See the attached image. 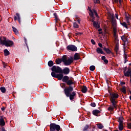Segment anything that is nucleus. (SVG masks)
<instances>
[{
	"label": "nucleus",
	"mask_w": 131,
	"mask_h": 131,
	"mask_svg": "<svg viewBox=\"0 0 131 131\" xmlns=\"http://www.w3.org/2000/svg\"><path fill=\"white\" fill-rule=\"evenodd\" d=\"M75 18L76 19V20H77V19H79V18L78 17V15H75Z\"/></svg>",
	"instance_id": "62"
},
{
	"label": "nucleus",
	"mask_w": 131,
	"mask_h": 131,
	"mask_svg": "<svg viewBox=\"0 0 131 131\" xmlns=\"http://www.w3.org/2000/svg\"><path fill=\"white\" fill-rule=\"evenodd\" d=\"M2 111L5 112V110H6V107H3L1 108Z\"/></svg>",
	"instance_id": "56"
},
{
	"label": "nucleus",
	"mask_w": 131,
	"mask_h": 131,
	"mask_svg": "<svg viewBox=\"0 0 131 131\" xmlns=\"http://www.w3.org/2000/svg\"><path fill=\"white\" fill-rule=\"evenodd\" d=\"M89 15L91 18H94L95 17V15H94V12L93 11L92 12H90L89 13Z\"/></svg>",
	"instance_id": "46"
},
{
	"label": "nucleus",
	"mask_w": 131,
	"mask_h": 131,
	"mask_svg": "<svg viewBox=\"0 0 131 131\" xmlns=\"http://www.w3.org/2000/svg\"><path fill=\"white\" fill-rule=\"evenodd\" d=\"M114 31V37L115 38V40L116 41V42H118V36L117 35V34H116V29H114V30H113Z\"/></svg>",
	"instance_id": "13"
},
{
	"label": "nucleus",
	"mask_w": 131,
	"mask_h": 131,
	"mask_svg": "<svg viewBox=\"0 0 131 131\" xmlns=\"http://www.w3.org/2000/svg\"><path fill=\"white\" fill-rule=\"evenodd\" d=\"M98 46L99 47H100V48H103V45L101 43H99Z\"/></svg>",
	"instance_id": "52"
},
{
	"label": "nucleus",
	"mask_w": 131,
	"mask_h": 131,
	"mask_svg": "<svg viewBox=\"0 0 131 131\" xmlns=\"http://www.w3.org/2000/svg\"><path fill=\"white\" fill-rule=\"evenodd\" d=\"M93 12L96 16V17H97V18L99 17V15H98V13H97V10H95L94 9L93 10Z\"/></svg>",
	"instance_id": "44"
},
{
	"label": "nucleus",
	"mask_w": 131,
	"mask_h": 131,
	"mask_svg": "<svg viewBox=\"0 0 131 131\" xmlns=\"http://www.w3.org/2000/svg\"><path fill=\"white\" fill-rule=\"evenodd\" d=\"M91 42H92V45H96V42L95 41V40L94 39H91Z\"/></svg>",
	"instance_id": "50"
},
{
	"label": "nucleus",
	"mask_w": 131,
	"mask_h": 131,
	"mask_svg": "<svg viewBox=\"0 0 131 131\" xmlns=\"http://www.w3.org/2000/svg\"><path fill=\"white\" fill-rule=\"evenodd\" d=\"M97 126L99 129H102L104 128V126L101 123L97 124Z\"/></svg>",
	"instance_id": "28"
},
{
	"label": "nucleus",
	"mask_w": 131,
	"mask_h": 131,
	"mask_svg": "<svg viewBox=\"0 0 131 131\" xmlns=\"http://www.w3.org/2000/svg\"><path fill=\"white\" fill-rule=\"evenodd\" d=\"M117 103H118V102H112V104L113 105V107H114V109L115 108V109H116V110H117Z\"/></svg>",
	"instance_id": "29"
},
{
	"label": "nucleus",
	"mask_w": 131,
	"mask_h": 131,
	"mask_svg": "<svg viewBox=\"0 0 131 131\" xmlns=\"http://www.w3.org/2000/svg\"><path fill=\"white\" fill-rule=\"evenodd\" d=\"M89 127H90V126L89 125H86L84 127L83 131L88 130V129H89Z\"/></svg>",
	"instance_id": "42"
},
{
	"label": "nucleus",
	"mask_w": 131,
	"mask_h": 131,
	"mask_svg": "<svg viewBox=\"0 0 131 131\" xmlns=\"http://www.w3.org/2000/svg\"><path fill=\"white\" fill-rule=\"evenodd\" d=\"M121 84L122 85H123V84H125V82H121Z\"/></svg>",
	"instance_id": "61"
},
{
	"label": "nucleus",
	"mask_w": 131,
	"mask_h": 131,
	"mask_svg": "<svg viewBox=\"0 0 131 131\" xmlns=\"http://www.w3.org/2000/svg\"><path fill=\"white\" fill-rule=\"evenodd\" d=\"M73 62V57H70V59H67L65 62L64 63V65L65 66H69V65H71Z\"/></svg>",
	"instance_id": "8"
},
{
	"label": "nucleus",
	"mask_w": 131,
	"mask_h": 131,
	"mask_svg": "<svg viewBox=\"0 0 131 131\" xmlns=\"http://www.w3.org/2000/svg\"><path fill=\"white\" fill-rule=\"evenodd\" d=\"M114 51L116 55H118V52H119V43L118 42H116V45L114 48Z\"/></svg>",
	"instance_id": "12"
},
{
	"label": "nucleus",
	"mask_w": 131,
	"mask_h": 131,
	"mask_svg": "<svg viewBox=\"0 0 131 131\" xmlns=\"http://www.w3.org/2000/svg\"><path fill=\"white\" fill-rule=\"evenodd\" d=\"M4 56L7 57V56H9L10 55V52L9 51V50H8V49H5L4 50Z\"/></svg>",
	"instance_id": "23"
},
{
	"label": "nucleus",
	"mask_w": 131,
	"mask_h": 131,
	"mask_svg": "<svg viewBox=\"0 0 131 131\" xmlns=\"http://www.w3.org/2000/svg\"><path fill=\"white\" fill-rule=\"evenodd\" d=\"M53 15L54 16V18L56 20V21L57 22V21H58V20H59V18H58V15H57V13H54L53 14Z\"/></svg>",
	"instance_id": "40"
},
{
	"label": "nucleus",
	"mask_w": 131,
	"mask_h": 131,
	"mask_svg": "<svg viewBox=\"0 0 131 131\" xmlns=\"http://www.w3.org/2000/svg\"><path fill=\"white\" fill-rule=\"evenodd\" d=\"M6 125V122L4 118H0V126L1 127H4Z\"/></svg>",
	"instance_id": "15"
},
{
	"label": "nucleus",
	"mask_w": 131,
	"mask_h": 131,
	"mask_svg": "<svg viewBox=\"0 0 131 131\" xmlns=\"http://www.w3.org/2000/svg\"><path fill=\"white\" fill-rule=\"evenodd\" d=\"M107 110H108V111H114V107H113V106H110V107H108Z\"/></svg>",
	"instance_id": "43"
},
{
	"label": "nucleus",
	"mask_w": 131,
	"mask_h": 131,
	"mask_svg": "<svg viewBox=\"0 0 131 131\" xmlns=\"http://www.w3.org/2000/svg\"><path fill=\"white\" fill-rule=\"evenodd\" d=\"M51 70L52 72H54V73H61L62 72V68L56 66H53L51 68Z\"/></svg>",
	"instance_id": "5"
},
{
	"label": "nucleus",
	"mask_w": 131,
	"mask_h": 131,
	"mask_svg": "<svg viewBox=\"0 0 131 131\" xmlns=\"http://www.w3.org/2000/svg\"><path fill=\"white\" fill-rule=\"evenodd\" d=\"M80 59V57H79V54L78 53H75L74 56V60H79Z\"/></svg>",
	"instance_id": "22"
},
{
	"label": "nucleus",
	"mask_w": 131,
	"mask_h": 131,
	"mask_svg": "<svg viewBox=\"0 0 131 131\" xmlns=\"http://www.w3.org/2000/svg\"><path fill=\"white\" fill-rule=\"evenodd\" d=\"M110 99L111 103L118 102L116 100V99H118V98H119V95L118 94L115 93L110 92Z\"/></svg>",
	"instance_id": "2"
},
{
	"label": "nucleus",
	"mask_w": 131,
	"mask_h": 131,
	"mask_svg": "<svg viewBox=\"0 0 131 131\" xmlns=\"http://www.w3.org/2000/svg\"><path fill=\"white\" fill-rule=\"evenodd\" d=\"M95 69H96V67H95V66H91L90 67V70L91 71H94L95 70Z\"/></svg>",
	"instance_id": "41"
},
{
	"label": "nucleus",
	"mask_w": 131,
	"mask_h": 131,
	"mask_svg": "<svg viewBox=\"0 0 131 131\" xmlns=\"http://www.w3.org/2000/svg\"><path fill=\"white\" fill-rule=\"evenodd\" d=\"M0 90L3 94H5L6 93V88L5 87H1Z\"/></svg>",
	"instance_id": "38"
},
{
	"label": "nucleus",
	"mask_w": 131,
	"mask_h": 131,
	"mask_svg": "<svg viewBox=\"0 0 131 131\" xmlns=\"http://www.w3.org/2000/svg\"><path fill=\"white\" fill-rule=\"evenodd\" d=\"M115 16H116V19H117V20H118V14H116Z\"/></svg>",
	"instance_id": "58"
},
{
	"label": "nucleus",
	"mask_w": 131,
	"mask_h": 131,
	"mask_svg": "<svg viewBox=\"0 0 131 131\" xmlns=\"http://www.w3.org/2000/svg\"><path fill=\"white\" fill-rule=\"evenodd\" d=\"M81 92L82 93H83V94H85V93L88 92V88H86V86L85 85L83 86L81 89Z\"/></svg>",
	"instance_id": "20"
},
{
	"label": "nucleus",
	"mask_w": 131,
	"mask_h": 131,
	"mask_svg": "<svg viewBox=\"0 0 131 131\" xmlns=\"http://www.w3.org/2000/svg\"><path fill=\"white\" fill-rule=\"evenodd\" d=\"M4 40L3 41L1 38H0V45H3V46H6V37H4Z\"/></svg>",
	"instance_id": "21"
},
{
	"label": "nucleus",
	"mask_w": 131,
	"mask_h": 131,
	"mask_svg": "<svg viewBox=\"0 0 131 131\" xmlns=\"http://www.w3.org/2000/svg\"><path fill=\"white\" fill-rule=\"evenodd\" d=\"M5 42V47H12L14 45V42L9 39L6 40Z\"/></svg>",
	"instance_id": "10"
},
{
	"label": "nucleus",
	"mask_w": 131,
	"mask_h": 131,
	"mask_svg": "<svg viewBox=\"0 0 131 131\" xmlns=\"http://www.w3.org/2000/svg\"><path fill=\"white\" fill-rule=\"evenodd\" d=\"M62 82H65L67 85H69V86L66 87L64 89V94L66 97H68L69 95L72 94L74 88H75L74 82H73V78L70 79L68 76L66 75L63 77ZM72 84H74V85L72 86Z\"/></svg>",
	"instance_id": "1"
},
{
	"label": "nucleus",
	"mask_w": 131,
	"mask_h": 131,
	"mask_svg": "<svg viewBox=\"0 0 131 131\" xmlns=\"http://www.w3.org/2000/svg\"><path fill=\"white\" fill-rule=\"evenodd\" d=\"M75 34H76V36H77V35H82V34H83V33H81V32H78V33H76Z\"/></svg>",
	"instance_id": "49"
},
{
	"label": "nucleus",
	"mask_w": 131,
	"mask_h": 131,
	"mask_svg": "<svg viewBox=\"0 0 131 131\" xmlns=\"http://www.w3.org/2000/svg\"><path fill=\"white\" fill-rule=\"evenodd\" d=\"M126 68H127V67H125L124 68V69L123 73H124V76H125V73H126Z\"/></svg>",
	"instance_id": "48"
},
{
	"label": "nucleus",
	"mask_w": 131,
	"mask_h": 131,
	"mask_svg": "<svg viewBox=\"0 0 131 131\" xmlns=\"http://www.w3.org/2000/svg\"><path fill=\"white\" fill-rule=\"evenodd\" d=\"M121 24L123 27H125V28H126V29H128V27H127V24H126V23L123 22V23H121Z\"/></svg>",
	"instance_id": "35"
},
{
	"label": "nucleus",
	"mask_w": 131,
	"mask_h": 131,
	"mask_svg": "<svg viewBox=\"0 0 131 131\" xmlns=\"http://www.w3.org/2000/svg\"><path fill=\"white\" fill-rule=\"evenodd\" d=\"M128 60L127 59H124V64H125L127 62H128Z\"/></svg>",
	"instance_id": "60"
},
{
	"label": "nucleus",
	"mask_w": 131,
	"mask_h": 131,
	"mask_svg": "<svg viewBox=\"0 0 131 131\" xmlns=\"http://www.w3.org/2000/svg\"><path fill=\"white\" fill-rule=\"evenodd\" d=\"M121 92H122L123 94H126V89H125V86H123L121 88Z\"/></svg>",
	"instance_id": "34"
},
{
	"label": "nucleus",
	"mask_w": 131,
	"mask_h": 131,
	"mask_svg": "<svg viewBox=\"0 0 131 131\" xmlns=\"http://www.w3.org/2000/svg\"><path fill=\"white\" fill-rule=\"evenodd\" d=\"M128 126L129 128H130V129L131 128V123L128 124Z\"/></svg>",
	"instance_id": "57"
},
{
	"label": "nucleus",
	"mask_w": 131,
	"mask_h": 131,
	"mask_svg": "<svg viewBox=\"0 0 131 131\" xmlns=\"http://www.w3.org/2000/svg\"><path fill=\"white\" fill-rule=\"evenodd\" d=\"M48 65L49 67H53L54 66V62L52 60H50L48 62Z\"/></svg>",
	"instance_id": "26"
},
{
	"label": "nucleus",
	"mask_w": 131,
	"mask_h": 131,
	"mask_svg": "<svg viewBox=\"0 0 131 131\" xmlns=\"http://www.w3.org/2000/svg\"><path fill=\"white\" fill-rule=\"evenodd\" d=\"M125 17L127 23H129V19H130V17L127 16V14L126 13L125 14Z\"/></svg>",
	"instance_id": "30"
},
{
	"label": "nucleus",
	"mask_w": 131,
	"mask_h": 131,
	"mask_svg": "<svg viewBox=\"0 0 131 131\" xmlns=\"http://www.w3.org/2000/svg\"><path fill=\"white\" fill-rule=\"evenodd\" d=\"M73 27L74 28H79V25L77 23L74 22L73 23Z\"/></svg>",
	"instance_id": "36"
},
{
	"label": "nucleus",
	"mask_w": 131,
	"mask_h": 131,
	"mask_svg": "<svg viewBox=\"0 0 131 131\" xmlns=\"http://www.w3.org/2000/svg\"><path fill=\"white\" fill-rule=\"evenodd\" d=\"M50 131H59L61 129V127L59 125H57L56 123H52L50 124Z\"/></svg>",
	"instance_id": "3"
},
{
	"label": "nucleus",
	"mask_w": 131,
	"mask_h": 131,
	"mask_svg": "<svg viewBox=\"0 0 131 131\" xmlns=\"http://www.w3.org/2000/svg\"><path fill=\"white\" fill-rule=\"evenodd\" d=\"M2 131H6V129H5V127H2Z\"/></svg>",
	"instance_id": "59"
},
{
	"label": "nucleus",
	"mask_w": 131,
	"mask_h": 131,
	"mask_svg": "<svg viewBox=\"0 0 131 131\" xmlns=\"http://www.w3.org/2000/svg\"><path fill=\"white\" fill-rule=\"evenodd\" d=\"M119 3L120 5H121V3H122V0H119Z\"/></svg>",
	"instance_id": "64"
},
{
	"label": "nucleus",
	"mask_w": 131,
	"mask_h": 131,
	"mask_svg": "<svg viewBox=\"0 0 131 131\" xmlns=\"http://www.w3.org/2000/svg\"><path fill=\"white\" fill-rule=\"evenodd\" d=\"M51 76L54 78H58V80H62V81H63V79L64 78V75H63V73L56 74V73L52 72Z\"/></svg>",
	"instance_id": "4"
},
{
	"label": "nucleus",
	"mask_w": 131,
	"mask_h": 131,
	"mask_svg": "<svg viewBox=\"0 0 131 131\" xmlns=\"http://www.w3.org/2000/svg\"><path fill=\"white\" fill-rule=\"evenodd\" d=\"M101 59L102 60V61H104V63H105V64H108V62L109 61L107 59H106V56H102L101 57Z\"/></svg>",
	"instance_id": "24"
},
{
	"label": "nucleus",
	"mask_w": 131,
	"mask_h": 131,
	"mask_svg": "<svg viewBox=\"0 0 131 131\" xmlns=\"http://www.w3.org/2000/svg\"><path fill=\"white\" fill-rule=\"evenodd\" d=\"M77 22H78V23L79 24H80V18H78V19H77Z\"/></svg>",
	"instance_id": "55"
},
{
	"label": "nucleus",
	"mask_w": 131,
	"mask_h": 131,
	"mask_svg": "<svg viewBox=\"0 0 131 131\" xmlns=\"http://www.w3.org/2000/svg\"><path fill=\"white\" fill-rule=\"evenodd\" d=\"M13 31L15 33V34H19V32H18V30L16 29L14 27H12Z\"/></svg>",
	"instance_id": "33"
},
{
	"label": "nucleus",
	"mask_w": 131,
	"mask_h": 131,
	"mask_svg": "<svg viewBox=\"0 0 131 131\" xmlns=\"http://www.w3.org/2000/svg\"><path fill=\"white\" fill-rule=\"evenodd\" d=\"M124 60L127 59V54H126V53H125V48H124Z\"/></svg>",
	"instance_id": "39"
},
{
	"label": "nucleus",
	"mask_w": 131,
	"mask_h": 131,
	"mask_svg": "<svg viewBox=\"0 0 131 131\" xmlns=\"http://www.w3.org/2000/svg\"><path fill=\"white\" fill-rule=\"evenodd\" d=\"M111 23L113 26H114L113 30H114V29H116L117 23H116V19H115V17H114V16L111 15Z\"/></svg>",
	"instance_id": "6"
},
{
	"label": "nucleus",
	"mask_w": 131,
	"mask_h": 131,
	"mask_svg": "<svg viewBox=\"0 0 131 131\" xmlns=\"http://www.w3.org/2000/svg\"><path fill=\"white\" fill-rule=\"evenodd\" d=\"M62 74H64V75H68L69 73H70V69H69V68H65L63 70H62Z\"/></svg>",
	"instance_id": "11"
},
{
	"label": "nucleus",
	"mask_w": 131,
	"mask_h": 131,
	"mask_svg": "<svg viewBox=\"0 0 131 131\" xmlns=\"http://www.w3.org/2000/svg\"><path fill=\"white\" fill-rule=\"evenodd\" d=\"M94 3H95V4H99V3H100V0H95V1H94Z\"/></svg>",
	"instance_id": "53"
},
{
	"label": "nucleus",
	"mask_w": 131,
	"mask_h": 131,
	"mask_svg": "<svg viewBox=\"0 0 131 131\" xmlns=\"http://www.w3.org/2000/svg\"><path fill=\"white\" fill-rule=\"evenodd\" d=\"M61 59L62 62H63V63L65 62L66 61V60H67V56L63 55Z\"/></svg>",
	"instance_id": "32"
},
{
	"label": "nucleus",
	"mask_w": 131,
	"mask_h": 131,
	"mask_svg": "<svg viewBox=\"0 0 131 131\" xmlns=\"http://www.w3.org/2000/svg\"><path fill=\"white\" fill-rule=\"evenodd\" d=\"M123 117H119V121H118V122H119V123H123Z\"/></svg>",
	"instance_id": "37"
},
{
	"label": "nucleus",
	"mask_w": 131,
	"mask_h": 131,
	"mask_svg": "<svg viewBox=\"0 0 131 131\" xmlns=\"http://www.w3.org/2000/svg\"><path fill=\"white\" fill-rule=\"evenodd\" d=\"M93 25L94 27H96L97 28V29H98V28H100V25H99V23L98 22H96V21H93Z\"/></svg>",
	"instance_id": "18"
},
{
	"label": "nucleus",
	"mask_w": 131,
	"mask_h": 131,
	"mask_svg": "<svg viewBox=\"0 0 131 131\" xmlns=\"http://www.w3.org/2000/svg\"><path fill=\"white\" fill-rule=\"evenodd\" d=\"M60 86H61V88H62V89H64L66 88V84H65V83H62L60 84Z\"/></svg>",
	"instance_id": "45"
},
{
	"label": "nucleus",
	"mask_w": 131,
	"mask_h": 131,
	"mask_svg": "<svg viewBox=\"0 0 131 131\" xmlns=\"http://www.w3.org/2000/svg\"><path fill=\"white\" fill-rule=\"evenodd\" d=\"M91 107H96V103L93 102L91 103Z\"/></svg>",
	"instance_id": "47"
},
{
	"label": "nucleus",
	"mask_w": 131,
	"mask_h": 131,
	"mask_svg": "<svg viewBox=\"0 0 131 131\" xmlns=\"http://www.w3.org/2000/svg\"><path fill=\"white\" fill-rule=\"evenodd\" d=\"M16 16H14V21H16L17 20H18V22L20 23V14H19V13H16Z\"/></svg>",
	"instance_id": "16"
},
{
	"label": "nucleus",
	"mask_w": 131,
	"mask_h": 131,
	"mask_svg": "<svg viewBox=\"0 0 131 131\" xmlns=\"http://www.w3.org/2000/svg\"><path fill=\"white\" fill-rule=\"evenodd\" d=\"M88 10L90 12V13H91L92 12H93V10H92V9L91 8V7H88Z\"/></svg>",
	"instance_id": "54"
},
{
	"label": "nucleus",
	"mask_w": 131,
	"mask_h": 131,
	"mask_svg": "<svg viewBox=\"0 0 131 131\" xmlns=\"http://www.w3.org/2000/svg\"><path fill=\"white\" fill-rule=\"evenodd\" d=\"M55 62L57 65H59V64H61V63H62V59L60 58L56 59Z\"/></svg>",
	"instance_id": "27"
},
{
	"label": "nucleus",
	"mask_w": 131,
	"mask_h": 131,
	"mask_svg": "<svg viewBox=\"0 0 131 131\" xmlns=\"http://www.w3.org/2000/svg\"><path fill=\"white\" fill-rule=\"evenodd\" d=\"M118 128L119 130H122L123 129V123H120L118 126Z\"/></svg>",
	"instance_id": "31"
},
{
	"label": "nucleus",
	"mask_w": 131,
	"mask_h": 131,
	"mask_svg": "<svg viewBox=\"0 0 131 131\" xmlns=\"http://www.w3.org/2000/svg\"><path fill=\"white\" fill-rule=\"evenodd\" d=\"M96 52L97 54H102V55H105V53L103 52V50H102L101 48H97Z\"/></svg>",
	"instance_id": "17"
},
{
	"label": "nucleus",
	"mask_w": 131,
	"mask_h": 131,
	"mask_svg": "<svg viewBox=\"0 0 131 131\" xmlns=\"http://www.w3.org/2000/svg\"><path fill=\"white\" fill-rule=\"evenodd\" d=\"M67 49L69 50V51H72V52L77 51V47L74 45H69L67 46Z\"/></svg>",
	"instance_id": "7"
},
{
	"label": "nucleus",
	"mask_w": 131,
	"mask_h": 131,
	"mask_svg": "<svg viewBox=\"0 0 131 131\" xmlns=\"http://www.w3.org/2000/svg\"><path fill=\"white\" fill-rule=\"evenodd\" d=\"M121 39L125 43V42H127V41H128V40L127 39V37H126L124 35L121 36Z\"/></svg>",
	"instance_id": "19"
},
{
	"label": "nucleus",
	"mask_w": 131,
	"mask_h": 131,
	"mask_svg": "<svg viewBox=\"0 0 131 131\" xmlns=\"http://www.w3.org/2000/svg\"><path fill=\"white\" fill-rule=\"evenodd\" d=\"M100 113H101V111H100L98 110H94L92 112V114L95 116H99V114H100Z\"/></svg>",
	"instance_id": "14"
},
{
	"label": "nucleus",
	"mask_w": 131,
	"mask_h": 131,
	"mask_svg": "<svg viewBox=\"0 0 131 131\" xmlns=\"http://www.w3.org/2000/svg\"><path fill=\"white\" fill-rule=\"evenodd\" d=\"M103 50L104 51H105V52H106L107 54H112V52H111V50H110V49L108 48L104 47L103 48Z\"/></svg>",
	"instance_id": "25"
},
{
	"label": "nucleus",
	"mask_w": 131,
	"mask_h": 131,
	"mask_svg": "<svg viewBox=\"0 0 131 131\" xmlns=\"http://www.w3.org/2000/svg\"><path fill=\"white\" fill-rule=\"evenodd\" d=\"M90 21H91V22H95V16L94 17H92V18L91 19H90Z\"/></svg>",
	"instance_id": "51"
},
{
	"label": "nucleus",
	"mask_w": 131,
	"mask_h": 131,
	"mask_svg": "<svg viewBox=\"0 0 131 131\" xmlns=\"http://www.w3.org/2000/svg\"><path fill=\"white\" fill-rule=\"evenodd\" d=\"M68 98H70V100L71 101H72V100H74L75 99V97H76V93L74 91L72 92V93L69 94L68 96H67Z\"/></svg>",
	"instance_id": "9"
},
{
	"label": "nucleus",
	"mask_w": 131,
	"mask_h": 131,
	"mask_svg": "<svg viewBox=\"0 0 131 131\" xmlns=\"http://www.w3.org/2000/svg\"><path fill=\"white\" fill-rule=\"evenodd\" d=\"M3 65H4V68H6V67H7V64H6V63H4Z\"/></svg>",
	"instance_id": "63"
}]
</instances>
